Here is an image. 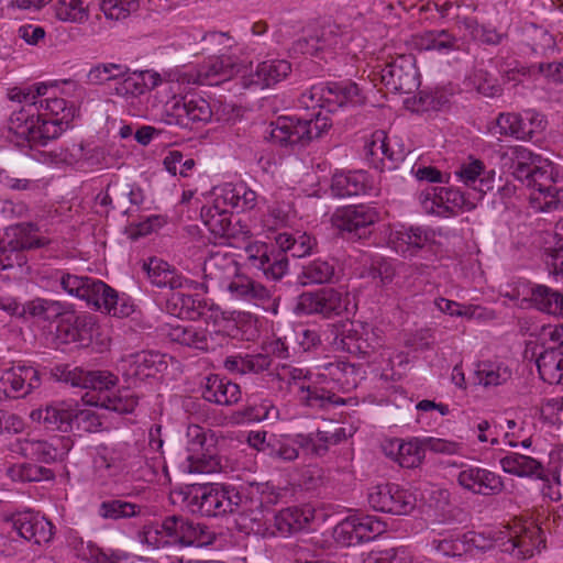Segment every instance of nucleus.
<instances>
[{
  "label": "nucleus",
  "instance_id": "nucleus-1",
  "mask_svg": "<svg viewBox=\"0 0 563 563\" xmlns=\"http://www.w3.org/2000/svg\"><path fill=\"white\" fill-rule=\"evenodd\" d=\"M143 540L153 549H168L173 547L201 548L214 540V534L208 527L195 523L179 515L167 516L161 525L145 527Z\"/></svg>",
  "mask_w": 563,
  "mask_h": 563
},
{
  "label": "nucleus",
  "instance_id": "nucleus-2",
  "mask_svg": "<svg viewBox=\"0 0 563 563\" xmlns=\"http://www.w3.org/2000/svg\"><path fill=\"white\" fill-rule=\"evenodd\" d=\"M178 495L189 512L205 517L238 514L242 505L238 489L212 483L188 485Z\"/></svg>",
  "mask_w": 563,
  "mask_h": 563
},
{
  "label": "nucleus",
  "instance_id": "nucleus-3",
  "mask_svg": "<svg viewBox=\"0 0 563 563\" xmlns=\"http://www.w3.org/2000/svg\"><path fill=\"white\" fill-rule=\"evenodd\" d=\"M239 495L242 499L238 511L240 529L262 537L275 536L263 522L264 509L278 500L275 488L268 483H249Z\"/></svg>",
  "mask_w": 563,
  "mask_h": 563
},
{
  "label": "nucleus",
  "instance_id": "nucleus-4",
  "mask_svg": "<svg viewBox=\"0 0 563 563\" xmlns=\"http://www.w3.org/2000/svg\"><path fill=\"white\" fill-rule=\"evenodd\" d=\"M331 125V120L320 112L310 120L280 117L271 123L269 140L283 147L306 146L312 140L321 137Z\"/></svg>",
  "mask_w": 563,
  "mask_h": 563
},
{
  "label": "nucleus",
  "instance_id": "nucleus-5",
  "mask_svg": "<svg viewBox=\"0 0 563 563\" xmlns=\"http://www.w3.org/2000/svg\"><path fill=\"white\" fill-rule=\"evenodd\" d=\"M279 368L289 390L291 391L294 387L297 388L296 397L301 405L310 408L328 409L332 406L345 404V399L330 390L305 385V380L309 379L311 375L308 369L287 364L279 365Z\"/></svg>",
  "mask_w": 563,
  "mask_h": 563
},
{
  "label": "nucleus",
  "instance_id": "nucleus-6",
  "mask_svg": "<svg viewBox=\"0 0 563 563\" xmlns=\"http://www.w3.org/2000/svg\"><path fill=\"white\" fill-rule=\"evenodd\" d=\"M118 377L109 371H89L88 388L99 390L95 405L118 413H130L137 406V396L130 389L111 393Z\"/></svg>",
  "mask_w": 563,
  "mask_h": 563
},
{
  "label": "nucleus",
  "instance_id": "nucleus-7",
  "mask_svg": "<svg viewBox=\"0 0 563 563\" xmlns=\"http://www.w3.org/2000/svg\"><path fill=\"white\" fill-rule=\"evenodd\" d=\"M30 417L46 429L62 432L70 431L75 420L91 421V426L100 424L98 417L92 411L79 409L76 404L70 401H54L33 410Z\"/></svg>",
  "mask_w": 563,
  "mask_h": 563
},
{
  "label": "nucleus",
  "instance_id": "nucleus-8",
  "mask_svg": "<svg viewBox=\"0 0 563 563\" xmlns=\"http://www.w3.org/2000/svg\"><path fill=\"white\" fill-rule=\"evenodd\" d=\"M166 122L180 128L192 129L198 124L211 121L213 110L210 103L201 96H185L174 98L166 103Z\"/></svg>",
  "mask_w": 563,
  "mask_h": 563
},
{
  "label": "nucleus",
  "instance_id": "nucleus-9",
  "mask_svg": "<svg viewBox=\"0 0 563 563\" xmlns=\"http://www.w3.org/2000/svg\"><path fill=\"white\" fill-rule=\"evenodd\" d=\"M420 202L427 213L445 218L471 211L476 207L461 190L450 187H432L422 191Z\"/></svg>",
  "mask_w": 563,
  "mask_h": 563
},
{
  "label": "nucleus",
  "instance_id": "nucleus-10",
  "mask_svg": "<svg viewBox=\"0 0 563 563\" xmlns=\"http://www.w3.org/2000/svg\"><path fill=\"white\" fill-rule=\"evenodd\" d=\"M380 81L393 92L411 93L420 85L413 55H398L386 62L379 71Z\"/></svg>",
  "mask_w": 563,
  "mask_h": 563
},
{
  "label": "nucleus",
  "instance_id": "nucleus-11",
  "mask_svg": "<svg viewBox=\"0 0 563 563\" xmlns=\"http://www.w3.org/2000/svg\"><path fill=\"white\" fill-rule=\"evenodd\" d=\"M378 220L375 208L358 205L336 210L332 217L333 225L349 240L365 239L371 234V227Z\"/></svg>",
  "mask_w": 563,
  "mask_h": 563
},
{
  "label": "nucleus",
  "instance_id": "nucleus-12",
  "mask_svg": "<svg viewBox=\"0 0 563 563\" xmlns=\"http://www.w3.org/2000/svg\"><path fill=\"white\" fill-rule=\"evenodd\" d=\"M40 372L27 365L0 371V401L24 398L41 386Z\"/></svg>",
  "mask_w": 563,
  "mask_h": 563
},
{
  "label": "nucleus",
  "instance_id": "nucleus-13",
  "mask_svg": "<svg viewBox=\"0 0 563 563\" xmlns=\"http://www.w3.org/2000/svg\"><path fill=\"white\" fill-rule=\"evenodd\" d=\"M385 531V523L367 516H349L334 528L335 539L343 545L351 547L371 541Z\"/></svg>",
  "mask_w": 563,
  "mask_h": 563
},
{
  "label": "nucleus",
  "instance_id": "nucleus-14",
  "mask_svg": "<svg viewBox=\"0 0 563 563\" xmlns=\"http://www.w3.org/2000/svg\"><path fill=\"white\" fill-rule=\"evenodd\" d=\"M367 500L374 510L398 516L409 514L416 506L415 496L396 484L371 488Z\"/></svg>",
  "mask_w": 563,
  "mask_h": 563
},
{
  "label": "nucleus",
  "instance_id": "nucleus-15",
  "mask_svg": "<svg viewBox=\"0 0 563 563\" xmlns=\"http://www.w3.org/2000/svg\"><path fill=\"white\" fill-rule=\"evenodd\" d=\"M349 302L347 295L333 288H323L318 291L300 295L297 310L305 314L319 313L330 318L346 311Z\"/></svg>",
  "mask_w": 563,
  "mask_h": 563
},
{
  "label": "nucleus",
  "instance_id": "nucleus-16",
  "mask_svg": "<svg viewBox=\"0 0 563 563\" xmlns=\"http://www.w3.org/2000/svg\"><path fill=\"white\" fill-rule=\"evenodd\" d=\"M246 263L251 268L261 271L267 279L280 280L288 272L287 255L267 245L254 243L245 249Z\"/></svg>",
  "mask_w": 563,
  "mask_h": 563
},
{
  "label": "nucleus",
  "instance_id": "nucleus-17",
  "mask_svg": "<svg viewBox=\"0 0 563 563\" xmlns=\"http://www.w3.org/2000/svg\"><path fill=\"white\" fill-rule=\"evenodd\" d=\"M10 520L18 534L34 544L47 543L54 536L53 523L33 511L14 514Z\"/></svg>",
  "mask_w": 563,
  "mask_h": 563
},
{
  "label": "nucleus",
  "instance_id": "nucleus-18",
  "mask_svg": "<svg viewBox=\"0 0 563 563\" xmlns=\"http://www.w3.org/2000/svg\"><path fill=\"white\" fill-rule=\"evenodd\" d=\"M457 483L464 489L483 496L498 495L504 489V482L499 475L476 466L461 471Z\"/></svg>",
  "mask_w": 563,
  "mask_h": 563
},
{
  "label": "nucleus",
  "instance_id": "nucleus-19",
  "mask_svg": "<svg viewBox=\"0 0 563 563\" xmlns=\"http://www.w3.org/2000/svg\"><path fill=\"white\" fill-rule=\"evenodd\" d=\"M344 32L340 25L329 23L314 30L306 37L299 38L296 43L297 49L302 54L316 55L323 51H333L344 44Z\"/></svg>",
  "mask_w": 563,
  "mask_h": 563
},
{
  "label": "nucleus",
  "instance_id": "nucleus-20",
  "mask_svg": "<svg viewBox=\"0 0 563 563\" xmlns=\"http://www.w3.org/2000/svg\"><path fill=\"white\" fill-rule=\"evenodd\" d=\"M327 340L334 351L347 352L353 355L368 354L369 344L352 322H340L329 325Z\"/></svg>",
  "mask_w": 563,
  "mask_h": 563
},
{
  "label": "nucleus",
  "instance_id": "nucleus-21",
  "mask_svg": "<svg viewBox=\"0 0 563 563\" xmlns=\"http://www.w3.org/2000/svg\"><path fill=\"white\" fill-rule=\"evenodd\" d=\"M173 341L202 351H213L228 341V336L220 331L207 332L192 325H175L169 331Z\"/></svg>",
  "mask_w": 563,
  "mask_h": 563
},
{
  "label": "nucleus",
  "instance_id": "nucleus-22",
  "mask_svg": "<svg viewBox=\"0 0 563 563\" xmlns=\"http://www.w3.org/2000/svg\"><path fill=\"white\" fill-rule=\"evenodd\" d=\"M123 375L132 377H153L167 368L164 355L153 351H142L121 358Z\"/></svg>",
  "mask_w": 563,
  "mask_h": 563
},
{
  "label": "nucleus",
  "instance_id": "nucleus-23",
  "mask_svg": "<svg viewBox=\"0 0 563 563\" xmlns=\"http://www.w3.org/2000/svg\"><path fill=\"white\" fill-rule=\"evenodd\" d=\"M143 269L151 284L159 288L168 287L172 290H180L191 288L195 284V282L178 273L167 262L157 257H151L147 262H144Z\"/></svg>",
  "mask_w": 563,
  "mask_h": 563
},
{
  "label": "nucleus",
  "instance_id": "nucleus-24",
  "mask_svg": "<svg viewBox=\"0 0 563 563\" xmlns=\"http://www.w3.org/2000/svg\"><path fill=\"white\" fill-rule=\"evenodd\" d=\"M67 450L63 437H53L51 440L25 439L20 442V452L24 456L43 463L62 459Z\"/></svg>",
  "mask_w": 563,
  "mask_h": 563
},
{
  "label": "nucleus",
  "instance_id": "nucleus-25",
  "mask_svg": "<svg viewBox=\"0 0 563 563\" xmlns=\"http://www.w3.org/2000/svg\"><path fill=\"white\" fill-rule=\"evenodd\" d=\"M241 395V388L236 383L219 375H209L202 386L203 399L221 406L236 404Z\"/></svg>",
  "mask_w": 563,
  "mask_h": 563
},
{
  "label": "nucleus",
  "instance_id": "nucleus-26",
  "mask_svg": "<svg viewBox=\"0 0 563 563\" xmlns=\"http://www.w3.org/2000/svg\"><path fill=\"white\" fill-rule=\"evenodd\" d=\"M290 71L291 65L285 59L264 60L245 77L244 85L266 88L284 80Z\"/></svg>",
  "mask_w": 563,
  "mask_h": 563
},
{
  "label": "nucleus",
  "instance_id": "nucleus-27",
  "mask_svg": "<svg viewBox=\"0 0 563 563\" xmlns=\"http://www.w3.org/2000/svg\"><path fill=\"white\" fill-rule=\"evenodd\" d=\"M222 198L217 194L212 205L201 208L200 217L209 231L221 238H231L234 235V228L231 221V214L228 205L221 202Z\"/></svg>",
  "mask_w": 563,
  "mask_h": 563
},
{
  "label": "nucleus",
  "instance_id": "nucleus-28",
  "mask_svg": "<svg viewBox=\"0 0 563 563\" xmlns=\"http://www.w3.org/2000/svg\"><path fill=\"white\" fill-rule=\"evenodd\" d=\"M499 162L505 172L520 181L522 177H527V173H530V165L540 162V156L523 146H508L499 153Z\"/></svg>",
  "mask_w": 563,
  "mask_h": 563
},
{
  "label": "nucleus",
  "instance_id": "nucleus-29",
  "mask_svg": "<svg viewBox=\"0 0 563 563\" xmlns=\"http://www.w3.org/2000/svg\"><path fill=\"white\" fill-rule=\"evenodd\" d=\"M234 74V64L229 57H211L196 69L195 84L217 86L230 79Z\"/></svg>",
  "mask_w": 563,
  "mask_h": 563
},
{
  "label": "nucleus",
  "instance_id": "nucleus-30",
  "mask_svg": "<svg viewBox=\"0 0 563 563\" xmlns=\"http://www.w3.org/2000/svg\"><path fill=\"white\" fill-rule=\"evenodd\" d=\"M424 451L422 441L418 440L404 442L395 439L384 445L385 454L406 468L418 467L424 457Z\"/></svg>",
  "mask_w": 563,
  "mask_h": 563
},
{
  "label": "nucleus",
  "instance_id": "nucleus-31",
  "mask_svg": "<svg viewBox=\"0 0 563 563\" xmlns=\"http://www.w3.org/2000/svg\"><path fill=\"white\" fill-rule=\"evenodd\" d=\"M540 533L541 529L537 526L515 525L509 532L508 542L512 551L517 549V556L525 560L531 558L534 551H540L543 543Z\"/></svg>",
  "mask_w": 563,
  "mask_h": 563
},
{
  "label": "nucleus",
  "instance_id": "nucleus-32",
  "mask_svg": "<svg viewBox=\"0 0 563 563\" xmlns=\"http://www.w3.org/2000/svg\"><path fill=\"white\" fill-rule=\"evenodd\" d=\"M206 306V302L191 295L173 291L166 299L165 310L180 319L197 320L203 314Z\"/></svg>",
  "mask_w": 563,
  "mask_h": 563
},
{
  "label": "nucleus",
  "instance_id": "nucleus-33",
  "mask_svg": "<svg viewBox=\"0 0 563 563\" xmlns=\"http://www.w3.org/2000/svg\"><path fill=\"white\" fill-rule=\"evenodd\" d=\"M202 271L207 280L222 284L236 274L238 263L228 253L213 252L205 260Z\"/></svg>",
  "mask_w": 563,
  "mask_h": 563
},
{
  "label": "nucleus",
  "instance_id": "nucleus-34",
  "mask_svg": "<svg viewBox=\"0 0 563 563\" xmlns=\"http://www.w3.org/2000/svg\"><path fill=\"white\" fill-rule=\"evenodd\" d=\"M219 195L222 203H227L238 212L252 210L257 203V194L242 181L234 185L225 184L221 187Z\"/></svg>",
  "mask_w": 563,
  "mask_h": 563
},
{
  "label": "nucleus",
  "instance_id": "nucleus-35",
  "mask_svg": "<svg viewBox=\"0 0 563 563\" xmlns=\"http://www.w3.org/2000/svg\"><path fill=\"white\" fill-rule=\"evenodd\" d=\"M367 189V175L363 172H336L332 177L331 190L336 197L358 196Z\"/></svg>",
  "mask_w": 563,
  "mask_h": 563
},
{
  "label": "nucleus",
  "instance_id": "nucleus-36",
  "mask_svg": "<svg viewBox=\"0 0 563 563\" xmlns=\"http://www.w3.org/2000/svg\"><path fill=\"white\" fill-rule=\"evenodd\" d=\"M82 300H86L88 305L93 306L96 309H104L113 316L123 312L122 309L119 310L117 308L118 294L115 290L101 280L89 279L88 289Z\"/></svg>",
  "mask_w": 563,
  "mask_h": 563
},
{
  "label": "nucleus",
  "instance_id": "nucleus-37",
  "mask_svg": "<svg viewBox=\"0 0 563 563\" xmlns=\"http://www.w3.org/2000/svg\"><path fill=\"white\" fill-rule=\"evenodd\" d=\"M328 103V111H334V106L362 104L365 97L362 89L355 82L332 84L327 86V93L322 95Z\"/></svg>",
  "mask_w": 563,
  "mask_h": 563
},
{
  "label": "nucleus",
  "instance_id": "nucleus-38",
  "mask_svg": "<svg viewBox=\"0 0 563 563\" xmlns=\"http://www.w3.org/2000/svg\"><path fill=\"white\" fill-rule=\"evenodd\" d=\"M540 377L549 384H563V349L550 347L537 358Z\"/></svg>",
  "mask_w": 563,
  "mask_h": 563
},
{
  "label": "nucleus",
  "instance_id": "nucleus-39",
  "mask_svg": "<svg viewBox=\"0 0 563 563\" xmlns=\"http://www.w3.org/2000/svg\"><path fill=\"white\" fill-rule=\"evenodd\" d=\"M233 276L234 278L229 280L227 289L234 297L245 300H258L263 303L271 300V291L262 284L245 275L235 274Z\"/></svg>",
  "mask_w": 563,
  "mask_h": 563
},
{
  "label": "nucleus",
  "instance_id": "nucleus-40",
  "mask_svg": "<svg viewBox=\"0 0 563 563\" xmlns=\"http://www.w3.org/2000/svg\"><path fill=\"white\" fill-rule=\"evenodd\" d=\"M500 465L504 472L523 477L536 476L537 478L544 477V467L538 460L519 454L510 453L500 460Z\"/></svg>",
  "mask_w": 563,
  "mask_h": 563
},
{
  "label": "nucleus",
  "instance_id": "nucleus-41",
  "mask_svg": "<svg viewBox=\"0 0 563 563\" xmlns=\"http://www.w3.org/2000/svg\"><path fill=\"white\" fill-rule=\"evenodd\" d=\"M476 539L477 536L474 532L451 533L443 539H434L432 545L445 556H462L471 551L473 547H478Z\"/></svg>",
  "mask_w": 563,
  "mask_h": 563
},
{
  "label": "nucleus",
  "instance_id": "nucleus-42",
  "mask_svg": "<svg viewBox=\"0 0 563 563\" xmlns=\"http://www.w3.org/2000/svg\"><path fill=\"white\" fill-rule=\"evenodd\" d=\"M273 360L271 356L266 354H255V355H232L228 356L223 366L230 373L236 374H247L255 373L258 374L264 371H269L272 366Z\"/></svg>",
  "mask_w": 563,
  "mask_h": 563
},
{
  "label": "nucleus",
  "instance_id": "nucleus-43",
  "mask_svg": "<svg viewBox=\"0 0 563 563\" xmlns=\"http://www.w3.org/2000/svg\"><path fill=\"white\" fill-rule=\"evenodd\" d=\"M276 245L286 255L287 252L294 257H305L311 254L317 245L316 239L307 233H279L276 238Z\"/></svg>",
  "mask_w": 563,
  "mask_h": 563
},
{
  "label": "nucleus",
  "instance_id": "nucleus-44",
  "mask_svg": "<svg viewBox=\"0 0 563 563\" xmlns=\"http://www.w3.org/2000/svg\"><path fill=\"white\" fill-rule=\"evenodd\" d=\"M95 319L90 314L77 316L71 324L59 325L58 331L64 332V341L88 346L92 341Z\"/></svg>",
  "mask_w": 563,
  "mask_h": 563
},
{
  "label": "nucleus",
  "instance_id": "nucleus-45",
  "mask_svg": "<svg viewBox=\"0 0 563 563\" xmlns=\"http://www.w3.org/2000/svg\"><path fill=\"white\" fill-rule=\"evenodd\" d=\"M35 123L36 115L30 109L22 108L14 111L8 123L9 133L12 134L11 141H14L18 145L23 142L31 144Z\"/></svg>",
  "mask_w": 563,
  "mask_h": 563
},
{
  "label": "nucleus",
  "instance_id": "nucleus-46",
  "mask_svg": "<svg viewBox=\"0 0 563 563\" xmlns=\"http://www.w3.org/2000/svg\"><path fill=\"white\" fill-rule=\"evenodd\" d=\"M68 306L58 301L44 298H35L23 305V313L41 321H54L65 314Z\"/></svg>",
  "mask_w": 563,
  "mask_h": 563
},
{
  "label": "nucleus",
  "instance_id": "nucleus-47",
  "mask_svg": "<svg viewBox=\"0 0 563 563\" xmlns=\"http://www.w3.org/2000/svg\"><path fill=\"white\" fill-rule=\"evenodd\" d=\"M475 374L484 387H496L511 378L512 369L503 362L485 361L477 365Z\"/></svg>",
  "mask_w": 563,
  "mask_h": 563
},
{
  "label": "nucleus",
  "instance_id": "nucleus-48",
  "mask_svg": "<svg viewBox=\"0 0 563 563\" xmlns=\"http://www.w3.org/2000/svg\"><path fill=\"white\" fill-rule=\"evenodd\" d=\"M365 151L373 162L384 163L387 159L394 164L404 158L401 151L390 150L387 134L383 130H377L372 134L371 141L365 145Z\"/></svg>",
  "mask_w": 563,
  "mask_h": 563
},
{
  "label": "nucleus",
  "instance_id": "nucleus-49",
  "mask_svg": "<svg viewBox=\"0 0 563 563\" xmlns=\"http://www.w3.org/2000/svg\"><path fill=\"white\" fill-rule=\"evenodd\" d=\"M530 301L540 311L554 316H563V296L544 285L531 289Z\"/></svg>",
  "mask_w": 563,
  "mask_h": 563
},
{
  "label": "nucleus",
  "instance_id": "nucleus-50",
  "mask_svg": "<svg viewBox=\"0 0 563 563\" xmlns=\"http://www.w3.org/2000/svg\"><path fill=\"white\" fill-rule=\"evenodd\" d=\"M307 525L308 518L296 507L282 509L274 517V526L284 537L301 531Z\"/></svg>",
  "mask_w": 563,
  "mask_h": 563
},
{
  "label": "nucleus",
  "instance_id": "nucleus-51",
  "mask_svg": "<svg viewBox=\"0 0 563 563\" xmlns=\"http://www.w3.org/2000/svg\"><path fill=\"white\" fill-rule=\"evenodd\" d=\"M428 241V234L421 228H408L396 231L393 240L394 247L410 255L422 249Z\"/></svg>",
  "mask_w": 563,
  "mask_h": 563
},
{
  "label": "nucleus",
  "instance_id": "nucleus-52",
  "mask_svg": "<svg viewBox=\"0 0 563 563\" xmlns=\"http://www.w3.org/2000/svg\"><path fill=\"white\" fill-rule=\"evenodd\" d=\"M140 514V506L122 499L103 500L98 507V515L106 520L132 518Z\"/></svg>",
  "mask_w": 563,
  "mask_h": 563
},
{
  "label": "nucleus",
  "instance_id": "nucleus-53",
  "mask_svg": "<svg viewBox=\"0 0 563 563\" xmlns=\"http://www.w3.org/2000/svg\"><path fill=\"white\" fill-rule=\"evenodd\" d=\"M130 73V68L123 64L100 63L90 68L87 74V84L103 85L110 80L124 78Z\"/></svg>",
  "mask_w": 563,
  "mask_h": 563
},
{
  "label": "nucleus",
  "instance_id": "nucleus-54",
  "mask_svg": "<svg viewBox=\"0 0 563 563\" xmlns=\"http://www.w3.org/2000/svg\"><path fill=\"white\" fill-rule=\"evenodd\" d=\"M420 45L426 51L450 52L457 48V38L448 30L426 31L420 35Z\"/></svg>",
  "mask_w": 563,
  "mask_h": 563
},
{
  "label": "nucleus",
  "instance_id": "nucleus-55",
  "mask_svg": "<svg viewBox=\"0 0 563 563\" xmlns=\"http://www.w3.org/2000/svg\"><path fill=\"white\" fill-rule=\"evenodd\" d=\"M63 124V121L59 119H46L42 114H37L31 144L45 146L49 141L57 139L62 134Z\"/></svg>",
  "mask_w": 563,
  "mask_h": 563
},
{
  "label": "nucleus",
  "instance_id": "nucleus-56",
  "mask_svg": "<svg viewBox=\"0 0 563 563\" xmlns=\"http://www.w3.org/2000/svg\"><path fill=\"white\" fill-rule=\"evenodd\" d=\"M334 265L325 260H313L302 267L301 278L303 284L331 283L334 277Z\"/></svg>",
  "mask_w": 563,
  "mask_h": 563
},
{
  "label": "nucleus",
  "instance_id": "nucleus-57",
  "mask_svg": "<svg viewBox=\"0 0 563 563\" xmlns=\"http://www.w3.org/2000/svg\"><path fill=\"white\" fill-rule=\"evenodd\" d=\"M529 172L527 177H522L520 181L528 188L534 189V194L549 190L555 184L553 168L550 165L538 166L537 162H534L530 165Z\"/></svg>",
  "mask_w": 563,
  "mask_h": 563
},
{
  "label": "nucleus",
  "instance_id": "nucleus-58",
  "mask_svg": "<svg viewBox=\"0 0 563 563\" xmlns=\"http://www.w3.org/2000/svg\"><path fill=\"white\" fill-rule=\"evenodd\" d=\"M188 471L190 473L210 474L220 468V461L216 453V445L210 450L188 454Z\"/></svg>",
  "mask_w": 563,
  "mask_h": 563
},
{
  "label": "nucleus",
  "instance_id": "nucleus-59",
  "mask_svg": "<svg viewBox=\"0 0 563 563\" xmlns=\"http://www.w3.org/2000/svg\"><path fill=\"white\" fill-rule=\"evenodd\" d=\"M58 20L71 23H82L88 19V10L82 0H58L54 5Z\"/></svg>",
  "mask_w": 563,
  "mask_h": 563
},
{
  "label": "nucleus",
  "instance_id": "nucleus-60",
  "mask_svg": "<svg viewBox=\"0 0 563 563\" xmlns=\"http://www.w3.org/2000/svg\"><path fill=\"white\" fill-rule=\"evenodd\" d=\"M464 27L468 31L473 40L478 41L486 45H498L506 36L487 25L479 24L476 20L465 18L463 20Z\"/></svg>",
  "mask_w": 563,
  "mask_h": 563
},
{
  "label": "nucleus",
  "instance_id": "nucleus-61",
  "mask_svg": "<svg viewBox=\"0 0 563 563\" xmlns=\"http://www.w3.org/2000/svg\"><path fill=\"white\" fill-rule=\"evenodd\" d=\"M187 437V451L189 454H195L203 450L208 451L216 445L214 435L210 430H205L202 427L197 424L188 427Z\"/></svg>",
  "mask_w": 563,
  "mask_h": 563
},
{
  "label": "nucleus",
  "instance_id": "nucleus-62",
  "mask_svg": "<svg viewBox=\"0 0 563 563\" xmlns=\"http://www.w3.org/2000/svg\"><path fill=\"white\" fill-rule=\"evenodd\" d=\"M140 0H103L100 4L106 18L122 20L139 10Z\"/></svg>",
  "mask_w": 563,
  "mask_h": 563
},
{
  "label": "nucleus",
  "instance_id": "nucleus-63",
  "mask_svg": "<svg viewBox=\"0 0 563 563\" xmlns=\"http://www.w3.org/2000/svg\"><path fill=\"white\" fill-rule=\"evenodd\" d=\"M531 198L539 203L541 211L563 210V188L558 187L556 184L552 185L549 190L532 194Z\"/></svg>",
  "mask_w": 563,
  "mask_h": 563
},
{
  "label": "nucleus",
  "instance_id": "nucleus-64",
  "mask_svg": "<svg viewBox=\"0 0 563 563\" xmlns=\"http://www.w3.org/2000/svg\"><path fill=\"white\" fill-rule=\"evenodd\" d=\"M368 563H411V555L406 547L372 551Z\"/></svg>",
  "mask_w": 563,
  "mask_h": 563
}]
</instances>
